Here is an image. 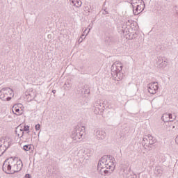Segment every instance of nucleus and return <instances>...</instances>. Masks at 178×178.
Returning <instances> with one entry per match:
<instances>
[{"label": "nucleus", "instance_id": "obj_10", "mask_svg": "<svg viewBox=\"0 0 178 178\" xmlns=\"http://www.w3.org/2000/svg\"><path fill=\"white\" fill-rule=\"evenodd\" d=\"M104 108L102 107V105H101V103L99 102H96L95 104V109L94 113L95 115H99V113H102L104 112Z\"/></svg>", "mask_w": 178, "mask_h": 178}, {"label": "nucleus", "instance_id": "obj_26", "mask_svg": "<svg viewBox=\"0 0 178 178\" xmlns=\"http://www.w3.org/2000/svg\"><path fill=\"white\" fill-rule=\"evenodd\" d=\"M35 130H36L37 131H38V130H40V124H36V125L35 126Z\"/></svg>", "mask_w": 178, "mask_h": 178}, {"label": "nucleus", "instance_id": "obj_14", "mask_svg": "<svg viewBox=\"0 0 178 178\" xmlns=\"http://www.w3.org/2000/svg\"><path fill=\"white\" fill-rule=\"evenodd\" d=\"M142 3H144V1L143 0H131V5L132 6L133 9L138 5H141Z\"/></svg>", "mask_w": 178, "mask_h": 178}, {"label": "nucleus", "instance_id": "obj_17", "mask_svg": "<svg viewBox=\"0 0 178 178\" xmlns=\"http://www.w3.org/2000/svg\"><path fill=\"white\" fill-rule=\"evenodd\" d=\"M97 102L100 103V105H102V106L104 111H105V109H106V108H109V106L108 105V104H109V102H108V100L104 99L102 101H97Z\"/></svg>", "mask_w": 178, "mask_h": 178}, {"label": "nucleus", "instance_id": "obj_35", "mask_svg": "<svg viewBox=\"0 0 178 178\" xmlns=\"http://www.w3.org/2000/svg\"><path fill=\"white\" fill-rule=\"evenodd\" d=\"M86 92L88 91V90H86Z\"/></svg>", "mask_w": 178, "mask_h": 178}, {"label": "nucleus", "instance_id": "obj_2", "mask_svg": "<svg viewBox=\"0 0 178 178\" xmlns=\"http://www.w3.org/2000/svg\"><path fill=\"white\" fill-rule=\"evenodd\" d=\"M22 168H23V163L22 161H18L15 163V161L9 162H8V161H5L3 164V170L8 175H13V173L20 172Z\"/></svg>", "mask_w": 178, "mask_h": 178}, {"label": "nucleus", "instance_id": "obj_9", "mask_svg": "<svg viewBox=\"0 0 178 178\" xmlns=\"http://www.w3.org/2000/svg\"><path fill=\"white\" fill-rule=\"evenodd\" d=\"M166 65H168V63H166V60H165L163 57H158L156 59V63H155L156 67H159V69H161L163 67H166Z\"/></svg>", "mask_w": 178, "mask_h": 178}, {"label": "nucleus", "instance_id": "obj_5", "mask_svg": "<svg viewBox=\"0 0 178 178\" xmlns=\"http://www.w3.org/2000/svg\"><path fill=\"white\" fill-rule=\"evenodd\" d=\"M86 129L84 127L81 128L80 127H76L72 131L71 138L74 141H79L81 138H83L84 136Z\"/></svg>", "mask_w": 178, "mask_h": 178}, {"label": "nucleus", "instance_id": "obj_3", "mask_svg": "<svg viewBox=\"0 0 178 178\" xmlns=\"http://www.w3.org/2000/svg\"><path fill=\"white\" fill-rule=\"evenodd\" d=\"M123 64L120 61L115 62L111 66V76L115 81L123 80L124 74L122 72Z\"/></svg>", "mask_w": 178, "mask_h": 178}, {"label": "nucleus", "instance_id": "obj_24", "mask_svg": "<svg viewBox=\"0 0 178 178\" xmlns=\"http://www.w3.org/2000/svg\"><path fill=\"white\" fill-rule=\"evenodd\" d=\"M170 115L169 117V122H173V120H175V119H176L175 116H172V114H168Z\"/></svg>", "mask_w": 178, "mask_h": 178}, {"label": "nucleus", "instance_id": "obj_12", "mask_svg": "<svg viewBox=\"0 0 178 178\" xmlns=\"http://www.w3.org/2000/svg\"><path fill=\"white\" fill-rule=\"evenodd\" d=\"M95 137L97 140H104L106 137V133L104 131L97 130L95 134Z\"/></svg>", "mask_w": 178, "mask_h": 178}, {"label": "nucleus", "instance_id": "obj_16", "mask_svg": "<svg viewBox=\"0 0 178 178\" xmlns=\"http://www.w3.org/2000/svg\"><path fill=\"white\" fill-rule=\"evenodd\" d=\"M12 111L13 114L17 115V116L22 115V112H20V108H19L18 106H13Z\"/></svg>", "mask_w": 178, "mask_h": 178}, {"label": "nucleus", "instance_id": "obj_19", "mask_svg": "<svg viewBox=\"0 0 178 178\" xmlns=\"http://www.w3.org/2000/svg\"><path fill=\"white\" fill-rule=\"evenodd\" d=\"M31 138V136H30V131L24 133V136L22 140H25L26 141H29Z\"/></svg>", "mask_w": 178, "mask_h": 178}, {"label": "nucleus", "instance_id": "obj_21", "mask_svg": "<svg viewBox=\"0 0 178 178\" xmlns=\"http://www.w3.org/2000/svg\"><path fill=\"white\" fill-rule=\"evenodd\" d=\"M159 100L156 98H154L152 100V105H154V106H155L156 105V104H159Z\"/></svg>", "mask_w": 178, "mask_h": 178}, {"label": "nucleus", "instance_id": "obj_32", "mask_svg": "<svg viewBox=\"0 0 178 178\" xmlns=\"http://www.w3.org/2000/svg\"><path fill=\"white\" fill-rule=\"evenodd\" d=\"M52 92H53V94H56V90H53Z\"/></svg>", "mask_w": 178, "mask_h": 178}, {"label": "nucleus", "instance_id": "obj_34", "mask_svg": "<svg viewBox=\"0 0 178 178\" xmlns=\"http://www.w3.org/2000/svg\"><path fill=\"white\" fill-rule=\"evenodd\" d=\"M83 35H84V34L81 35V37H83Z\"/></svg>", "mask_w": 178, "mask_h": 178}, {"label": "nucleus", "instance_id": "obj_7", "mask_svg": "<svg viewBox=\"0 0 178 178\" xmlns=\"http://www.w3.org/2000/svg\"><path fill=\"white\" fill-rule=\"evenodd\" d=\"M9 148V142L5 139L0 140V156H2L5 153V151Z\"/></svg>", "mask_w": 178, "mask_h": 178}, {"label": "nucleus", "instance_id": "obj_4", "mask_svg": "<svg viewBox=\"0 0 178 178\" xmlns=\"http://www.w3.org/2000/svg\"><path fill=\"white\" fill-rule=\"evenodd\" d=\"M14 95L13 90L10 88H3L0 90V98L2 101H10Z\"/></svg>", "mask_w": 178, "mask_h": 178}, {"label": "nucleus", "instance_id": "obj_28", "mask_svg": "<svg viewBox=\"0 0 178 178\" xmlns=\"http://www.w3.org/2000/svg\"><path fill=\"white\" fill-rule=\"evenodd\" d=\"M24 178H31V175L30 174H26Z\"/></svg>", "mask_w": 178, "mask_h": 178}, {"label": "nucleus", "instance_id": "obj_30", "mask_svg": "<svg viewBox=\"0 0 178 178\" xmlns=\"http://www.w3.org/2000/svg\"><path fill=\"white\" fill-rule=\"evenodd\" d=\"M14 106H18V108H22V104H15Z\"/></svg>", "mask_w": 178, "mask_h": 178}, {"label": "nucleus", "instance_id": "obj_20", "mask_svg": "<svg viewBox=\"0 0 178 178\" xmlns=\"http://www.w3.org/2000/svg\"><path fill=\"white\" fill-rule=\"evenodd\" d=\"M154 172L157 176H162L163 171L161 168L157 167L156 168Z\"/></svg>", "mask_w": 178, "mask_h": 178}, {"label": "nucleus", "instance_id": "obj_23", "mask_svg": "<svg viewBox=\"0 0 178 178\" xmlns=\"http://www.w3.org/2000/svg\"><path fill=\"white\" fill-rule=\"evenodd\" d=\"M65 87L67 90H70L72 88V84L69 83V82L65 83Z\"/></svg>", "mask_w": 178, "mask_h": 178}, {"label": "nucleus", "instance_id": "obj_36", "mask_svg": "<svg viewBox=\"0 0 178 178\" xmlns=\"http://www.w3.org/2000/svg\"><path fill=\"white\" fill-rule=\"evenodd\" d=\"M172 129H175V126L172 127Z\"/></svg>", "mask_w": 178, "mask_h": 178}, {"label": "nucleus", "instance_id": "obj_18", "mask_svg": "<svg viewBox=\"0 0 178 178\" xmlns=\"http://www.w3.org/2000/svg\"><path fill=\"white\" fill-rule=\"evenodd\" d=\"M169 118H170V115H169V114H168V113H165L161 117V120H163V122H169V120H170Z\"/></svg>", "mask_w": 178, "mask_h": 178}, {"label": "nucleus", "instance_id": "obj_1", "mask_svg": "<svg viewBox=\"0 0 178 178\" xmlns=\"http://www.w3.org/2000/svg\"><path fill=\"white\" fill-rule=\"evenodd\" d=\"M115 161L108 158V156H104L100 159L97 164V170L102 175H108L112 173L115 168Z\"/></svg>", "mask_w": 178, "mask_h": 178}, {"label": "nucleus", "instance_id": "obj_31", "mask_svg": "<svg viewBox=\"0 0 178 178\" xmlns=\"http://www.w3.org/2000/svg\"><path fill=\"white\" fill-rule=\"evenodd\" d=\"M108 11H106V10H104L103 12V15H108Z\"/></svg>", "mask_w": 178, "mask_h": 178}, {"label": "nucleus", "instance_id": "obj_8", "mask_svg": "<svg viewBox=\"0 0 178 178\" xmlns=\"http://www.w3.org/2000/svg\"><path fill=\"white\" fill-rule=\"evenodd\" d=\"M159 86H158V82H153L147 85V90L149 94H156Z\"/></svg>", "mask_w": 178, "mask_h": 178}, {"label": "nucleus", "instance_id": "obj_33", "mask_svg": "<svg viewBox=\"0 0 178 178\" xmlns=\"http://www.w3.org/2000/svg\"><path fill=\"white\" fill-rule=\"evenodd\" d=\"M86 31H87V29H86L83 33H86Z\"/></svg>", "mask_w": 178, "mask_h": 178}, {"label": "nucleus", "instance_id": "obj_15", "mask_svg": "<svg viewBox=\"0 0 178 178\" xmlns=\"http://www.w3.org/2000/svg\"><path fill=\"white\" fill-rule=\"evenodd\" d=\"M70 1L75 8H81L83 3L81 0H70Z\"/></svg>", "mask_w": 178, "mask_h": 178}, {"label": "nucleus", "instance_id": "obj_11", "mask_svg": "<svg viewBox=\"0 0 178 178\" xmlns=\"http://www.w3.org/2000/svg\"><path fill=\"white\" fill-rule=\"evenodd\" d=\"M145 6V5L144 4V3H142V4H140V5L137 6L136 7H134L133 8L134 14L135 15H140V13H141V12H143V10H144Z\"/></svg>", "mask_w": 178, "mask_h": 178}, {"label": "nucleus", "instance_id": "obj_22", "mask_svg": "<svg viewBox=\"0 0 178 178\" xmlns=\"http://www.w3.org/2000/svg\"><path fill=\"white\" fill-rule=\"evenodd\" d=\"M31 149V145H26L24 146V151H30Z\"/></svg>", "mask_w": 178, "mask_h": 178}, {"label": "nucleus", "instance_id": "obj_27", "mask_svg": "<svg viewBox=\"0 0 178 178\" xmlns=\"http://www.w3.org/2000/svg\"><path fill=\"white\" fill-rule=\"evenodd\" d=\"M78 42L79 43V44H81V42H83V37H80V38L78 40Z\"/></svg>", "mask_w": 178, "mask_h": 178}, {"label": "nucleus", "instance_id": "obj_25", "mask_svg": "<svg viewBox=\"0 0 178 178\" xmlns=\"http://www.w3.org/2000/svg\"><path fill=\"white\" fill-rule=\"evenodd\" d=\"M23 130V131H26V133L28 132V131H30L29 130H30V127H29V126H24V129H22Z\"/></svg>", "mask_w": 178, "mask_h": 178}, {"label": "nucleus", "instance_id": "obj_6", "mask_svg": "<svg viewBox=\"0 0 178 178\" xmlns=\"http://www.w3.org/2000/svg\"><path fill=\"white\" fill-rule=\"evenodd\" d=\"M156 142V140H155V138L149 134L143 138L142 144L143 145H146V147H149V145L155 144Z\"/></svg>", "mask_w": 178, "mask_h": 178}, {"label": "nucleus", "instance_id": "obj_13", "mask_svg": "<svg viewBox=\"0 0 178 178\" xmlns=\"http://www.w3.org/2000/svg\"><path fill=\"white\" fill-rule=\"evenodd\" d=\"M15 134L19 137V138L22 140L24 136V131H23L20 127H18L15 131Z\"/></svg>", "mask_w": 178, "mask_h": 178}, {"label": "nucleus", "instance_id": "obj_29", "mask_svg": "<svg viewBox=\"0 0 178 178\" xmlns=\"http://www.w3.org/2000/svg\"><path fill=\"white\" fill-rule=\"evenodd\" d=\"M88 27H90V29H89V31H88V33H89L91 29H92V25L89 24Z\"/></svg>", "mask_w": 178, "mask_h": 178}]
</instances>
